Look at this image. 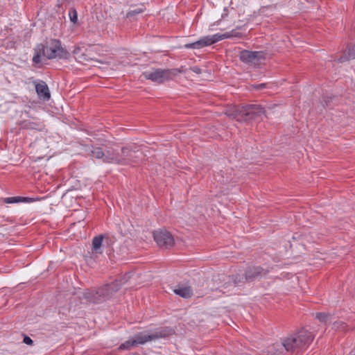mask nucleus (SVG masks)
<instances>
[{"label": "nucleus", "instance_id": "nucleus-1", "mask_svg": "<svg viewBox=\"0 0 355 355\" xmlns=\"http://www.w3.org/2000/svg\"><path fill=\"white\" fill-rule=\"evenodd\" d=\"M68 52L62 47L61 42L58 40H51L47 45L38 44L34 48L33 62L35 64L41 63L42 58L53 60L55 58H67Z\"/></svg>", "mask_w": 355, "mask_h": 355}, {"label": "nucleus", "instance_id": "nucleus-2", "mask_svg": "<svg viewBox=\"0 0 355 355\" xmlns=\"http://www.w3.org/2000/svg\"><path fill=\"white\" fill-rule=\"evenodd\" d=\"M313 340L312 334L304 329L286 338L282 345L285 349L291 353L298 354L305 350Z\"/></svg>", "mask_w": 355, "mask_h": 355}, {"label": "nucleus", "instance_id": "nucleus-3", "mask_svg": "<svg viewBox=\"0 0 355 355\" xmlns=\"http://www.w3.org/2000/svg\"><path fill=\"white\" fill-rule=\"evenodd\" d=\"M139 152L130 150L128 147H123L121 153L112 147L105 148L104 163L128 165L137 162Z\"/></svg>", "mask_w": 355, "mask_h": 355}, {"label": "nucleus", "instance_id": "nucleus-4", "mask_svg": "<svg viewBox=\"0 0 355 355\" xmlns=\"http://www.w3.org/2000/svg\"><path fill=\"white\" fill-rule=\"evenodd\" d=\"M241 36V33H240L236 29H233L230 32H226L223 34L216 33L214 35L202 37L198 41L186 44L184 46L187 49H200L205 46H211L224 39L240 37Z\"/></svg>", "mask_w": 355, "mask_h": 355}, {"label": "nucleus", "instance_id": "nucleus-5", "mask_svg": "<svg viewBox=\"0 0 355 355\" xmlns=\"http://www.w3.org/2000/svg\"><path fill=\"white\" fill-rule=\"evenodd\" d=\"M267 270L259 267V266H254L252 268H250L245 273V277L243 275L236 274L235 275H232V277H229L228 282H225V284L222 286V288L220 291L223 293H225L226 291H224L225 288L229 287H235L238 286L241 282H243L244 279L246 281H253L257 277H261L267 273Z\"/></svg>", "mask_w": 355, "mask_h": 355}, {"label": "nucleus", "instance_id": "nucleus-6", "mask_svg": "<svg viewBox=\"0 0 355 355\" xmlns=\"http://www.w3.org/2000/svg\"><path fill=\"white\" fill-rule=\"evenodd\" d=\"M173 334H174V330L170 327H159L150 331H141L133 337V343H135L137 347L149 341L166 338Z\"/></svg>", "mask_w": 355, "mask_h": 355}, {"label": "nucleus", "instance_id": "nucleus-7", "mask_svg": "<svg viewBox=\"0 0 355 355\" xmlns=\"http://www.w3.org/2000/svg\"><path fill=\"white\" fill-rule=\"evenodd\" d=\"M240 60L246 64L258 67L266 59V53L263 51L243 50L239 53Z\"/></svg>", "mask_w": 355, "mask_h": 355}, {"label": "nucleus", "instance_id": "nucleus-8", "mask_svg": "<svg viewBox=\"0 0 355 355\" xmlns=\"http://www.w3.org/2000/svg\"><path fill=\"white\" fill-rule=\"evenodd\" d=\"M236 112L241 115V119L245 121L257 120L265 114L263 108L255 104L238 107Z\"/></svg>", "mask_w": 355, "mask_h": 355}, {"label": "nucleus", "instance_id": "nucleus-9", "mask_svg": "<svg viewBox=\"0 0 355 355\" xmlns=\"http://www.w3.org/2000/svg\"><path fill=\"white\" fill-rule=\"evenodd\" d=\"M111 286L105 285L97 290H87L83 293L84 297L89 302L100 303L105 300L111 295Z\"/></svg>", "mask_w": 355, "mask_h": 355}, {"label": "nucleus", "instance_id": "nucleus-10", "mask_svg": "<svg viewBox=\"0 0 355 355\" xmlns=\"http://www.w3.org/2000/svg\"><path fill=\"white\" fill-rule=\"evenodd\" d=\"M173 74V70L161 69L143 73V76L146 80H150L157 83H162L171 79Z\"/></svg>", "mask_w": 355, "mask_h": 355}, {"label": "nucleus", "instance_id": "nucleus-11", "mask_svg": "<svg viewBox=\"0 0 355 355\" xmlns=\"http://www.w3.org/2000/svg\"><path fill=\"white\" fill-rule=\"evenodd\" d=\"M153 237L157 244L160 247L168 248L172 247L175 243L173 235L166 230L155 231Z\"/></svg>", "mask_w": 355, "mask_h": 355}, {"label": "nucleus", "instance_id": "nucleus-12", "mask_svg": "<svg viewBox=\"0 0 355 355\" xmlns=\"http://www.w3.org/2000/svg\"><path fill=\"white\" fill-rule=\"evenodd\" d=\"M36 92L40 98L48 101L51 98V94L47 84L43 80L34 83Z\"/></svg>", "mask_w": 355, "mask_h": 355}, {"label": "nucleus", "instance_id": "nucleus-13", "mask_svg": "<svg viewBox=\"0 0 355 355\" xmlns=\"http://www.w3.org/2000/svg\"><path fill=\"white\" fill-rule=\"evenodd\" d=\"M173 292L183 298H189L193 295V290L189 286L178 285Z\"/></svg>", "mask_w": 355, "mask_h": 355}, {"label": "nucleus", "instance_id": "nucleus-14", "mask_svg": "<svg viewBox=\"0 0 355 355\" xmlns=\"http://www.w3.org/2000/svg\"><path fill=\"white\" fill-rule=\"evenodd\" d=\"M34 201L33 198H28V197H21V196H15V197H8L3 199V202L7 204H12V203H30Z\"/></svg>", "mask_w": 355, "mask_h": 355}, {"label": "nucleus", "instance_id": "nucleus-15", "mask_svg": "<svg viewBox=\"0 0 355 355\" xmlns=\"http://www.w3.org/2000/svg\"><path fill=\"white\" fill-rule=\"evenodd\" d=\"M90 155L92 157L101 159L104 162L105 150L104 151L101 148L92 146Z\"/></svg>", "mask_w": 355, "mask_h": 355}, {"label": "nucleus", "instance_id": "nucleus-16", "mask_svg": "<svg viewBox=\"0 0 355 355\" xmlns=\"http://www.w3.org/2000/svg\"><path fill=\"white\" fill-rule=\"evenodd\" d=\"M103 240V235H98L97 236L94 237L92 240V250L95 253H98L99 250L102 245Z\"/></svg>", "mask_w": 355, "mask_h": 355}, {"label": "nucleus", "instance_id": "nucleus-17", "mask_svg": "<svg viewBox=\"0 0 355 355\" xmlns=\"http://www.w3.org/2000/svg\"><path fill=\"white\" fill-rule=\"evenodd\" d=\"M355 58V43L354 45L352 47V49H348L347 55H345L341 56L338 59V62H343L351 59Z\"/></svg>", "mask_w": 355, "mask_h": 355}, {"label": "nucleus", "instance_id": "nucleus-18", "mask_svg": "<svg viewBox=\"0 0 355 355\" xmlns=\"http://www.w3.org/2000/svg\"><path fill=\"white\" fill-rule=\"evenodd\" d=\"M134 338L133 337L130 338L128 340H126L125 343H122L119 347V349L122 351L125 349H130L136 346L135 343H133Z\"/></svg>", "mask_w": 355, "mask_h": 355}, {"label": "nucleus", "instance_id": "nucleus-19", "mask_svg": "<svg viewBox=\"0 0 355 355\" xmlns=\"http://www.w3.org/2000/svg\"><path fill=\"white\" fill-rule=\"evenodd\" d=\"M69 17H70V20L76 24L78 21V14H77V12L75 9H71L69 10Z\"/></svg>", "mask_w": 355, "mask_h": 355}, {"label": "nucleus", "instance_id": "nucleus-20", "mask_svg": "<svg viewBox=\"0 0 355 355\" xmlns=\"http://www.w3.org/2000/svg\"><path fill=\"white\" fill-rule=\"evenodd\" d=\"M20 125L21 128L26 129H33L34 128V123L29 121H23L20 123Z\"/></svg>", "mask_w": 355, "mask_h": 355}, {"label": "nucleus", "instance_id": "nucleus-21", "mask_svg": "<svg viewBox=\"0 0 355 355\" xmlns=\"http://www.w3.org/2000/svg\"><path fill=\"white\" fill-rule=\"evenodd\" d=\"M316 318L322 322H326L328 320L329 315L325 313H317Z\"/></svg>", "mask_w": 355, "mask_h": 355}, {"label": "nucleus", "instance_id": "nucleus-22", "mask_svg": "<svg viewBox=\"0 0 355 355\" xmlns=\"http://www.w3.org/2000/svg\"><path fill=\"white\" fill-rule=\"evenodd\" d=\"M334 327L335 329H345V324L343 322H335L334 323Z\"/></svg>", "mask_w": 355, "mask_h": 355}, {"label": "nucleus", "instance_id": "nucleus-23", "mask_svg": "<svg viewBox=\"0 0 355 355\" xmlns=\"http://www.w3.org/2000/svg\"><path fill=\"white\" fill-rule=\"evenodd\" d=\"M24 343L26 345H32L33 343V341L30 337H28L27 336H24Z\"/></svg>", "mask_w": 355, "mask_h": 355}, {"label": "nucleus", "instance_id": "nucleus-24", "mask_svg": "<svg viewBox=\"0 0 355 355\" xmlns=\"http://www.w3.org/2000/svg\"><path fill=\"white\" fill-rule=\"evenodd\" d=\"M253 87L256 89H262L263 88H266V83H261V84H257V85H254L253 86Z\"/></svg>", "mask_w": 355, "mask_h": 355}]
</instances>
